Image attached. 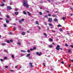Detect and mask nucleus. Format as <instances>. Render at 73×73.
Instances as JSON below:
<instances>
[{
  "label": "nucleus",
  "instance_id": "nucleus-1",
  "mask_svg": "<svg viewBox=\"0 0 73 73\" xmlns=\"http://www.w3.org/2000/svg\"><path fill=\"white\" fill-rule=\"evenodd\" d=\"M23 5L24 7H27V8H29V5L27 4V1L25 0H23Z\"/></svg>",
  "mask_w": 73,
  "mask_h": 73
},
{
  "label": "nucleus",
  "instance_id": "nucleus-2",
  "mask_svg": "<svg viewBox=\"0 0 73 73\" xmlns=\"http://www.w3.org/2000/svg\"><path fill=\"white\" fill-rule=\"evenodd\" d=\"M60 46H59V45H57L56 47V49L57 50H60V49H61V48H60Z\"/></svg>",
  "mask_w": 73,
  "mask_h": 73
},
{
  "label": "nucleus",
  "instance_id": "nucleus-3",
  "mask_svg": "<svg viewBox=\"0 0 73 73\" xmlns=\"http://www.w3.org/2000/svg\"><path fill=\"white\" fill-rule=\"evenodd\" d=\"M48 21L50 23H52V18H49L48 19Z\"/></svg>",
  "mask_w": 73,
  "mask_h": 73
},
{
  "label": "nucleus",
  "instance_id": "nucleus-4",
  "mask_svg": "<svg viewBox=\"0 0 73 73\" xmlns=\"http://www.w3.org/2000/svg\"><path fill=\"white\" fill-rule=\"evenodd\" d=\"M36 54H38V56H41V54H42V52H40L39 53L38 52H37L36 53Z\"/></svg>",
  "mask_w": 73,
  "mask_h": 73
},
{
  "label": "nucleus",
  "instance_id": "nucleus-5",
  "mask_svg": "<svg viewBox=\"0 0 73 73\" xmlns=\"http://www.w3.org/2000/svg\"><path fill=\"white\" fill-rule=\"evenodd\" d=\"M11 9H12V8H11V7L9 6L7 7V10H11Z\"/></svg>",
  "mask_w": 73,
  "mask_h": 73
},
{
  "label": "nucleus",
  "instance_id": "nucleus-6",
  "mask_svg": "<svg viewBox=\"0 0 73 73\" xmlns=\"http://www.w3.org/2000/svg\"><path fill=\"white\" fill-rule=\"evenodd\" d=\"M27 13L29 16H31V13H29V11H27Z\"/></svg>",
  "mask_w": 73,
  "mask_h": 73
},
{
  "label": "nucleus",
  "instance_id": "nucleus-7",
  "mask_svg": "<svg viewBox=\"0 0 73 73\" xmlns=\"http://www.w3.org/2000/svg\"><path fill=\"white\" fill-rule=\"evenodd\" d=\"M15 14L16 15H19V12H15Z\"/></svg>",
  "mask_w": 73,
  "mask_h": 73
},
{
  "label": "nucleus",
  "instance_id": "nucleus-8",
  "mask_svg": "<svg viewBox=\"0 0 73 73\" xmlns=\"http://www.w3.org/2000/svg\"><path fill=\"white\" fill-rule=\"evenodd\" d=\"M49 41L50 42H52V41H53V39H52L51 38H50L49 39Z\"/></svg>",
  "mask_w": 73,
  "mask_h": 73
},
{
  "label": "nucleus",
  "instance_id": "nucleus-9",
  "mask_svg": "<svg viewBox=\"0 0 73 73\" xmlns=\"http://www.w3.org/2000/svg\"><path fill=\"white\" fill-rule=\"evenodd\" d=\"M29 64L31 65L30 66H31V67H33V66L32 65V63L31 62H29Z\"/></svg>",
  "mask_w": 73,
  "mask_h": 73
},
{
  "label": "nucleus",
  "instance_id": "nucleus-10",
  "mask_svg": "<svg viewBox=\"0 0 73 73\" xmlns=\"http://www.w3.org/2000/svg\"><path fill=\"white\" fill-rule=\"evenodd\" d=\"M31 56V54H28L26 55V57H28V56Z\"/></svg>",
  "mask_w": 73,
  "mask_h": 73
},
{
  "label": "nucleus",
  "instance_id": "nucleus-11",
  "mask_svg": "<svg viewBox=\"0 0 73 73\" xmlns=\"http://www.w3.org/2000/svg\"><path fill=\"white\" fill-rule=\"evenodd\" d=\"M4 4H1L0 5V6L1 7H3V6H4Z\"/></svg>",
  "mask_w": 73,
  "mask_h": 73
},
{
  "label": "nucleus",
  "instance_id": "nucleus-12",
  "mask_svg": "<svg viewBox=\"0 0 73 73\" xmlns=\"http://www.w3.org/2000/svg\"><path fill=\"white\" fill-rule=\"evenodd\" d=\"M62 20H63L65 21V17H63L62 18Z\"/></svg>",
  "mask_w": 73,
  "mask_h": 73
},
{
  "label": "nucleus",
  "instance_id": "nucleus-13",
  "mask_svg": "<svg viewBox=\"0 0 73 73\" xmlns=\"http://www.w3.org/2000/svg\"><path fill=\"white\" fill-rule=\"evenodd\" d=\"M2 45H3V46H4V45H6V44L4 43H2Z\"/></svg>",
  "mask_w": 73,
  "mask_h": 73
},
{
  "label": "nucleus",
  "instance_id": "nucleus-14",
  "mask_svg": "<svg viewBox=\"0 0 73 73\" xmlns=\"http://www.w3.org/2000/svg\"><path fill=\"white\" fill-rule=\"evenodd\" d=\"M39 13L40 15H42V13L41 12H40Z\"/></svg>",
  "mask_w": 73,
  "mask_h": 73
},
{
  "label": "nucleus",
  "instance_id": "nucleus-15",
  "mask_svg": "<svg viewBox=\"0 0 73 73\" xmlns=\"http://www.w3.org/2000/svg\"><path fill=\"white\" fill-rule=\"evenodd\" d=\"M52 16L53 17H55L56 16V14H54V15H52Z\"/></svg>",
  "mask_w": 73,
  "mask_h": 73
},
{
  "label": "nucleus",
  "instance_id": "nucleus-16",
  "mask_svg": "<svg viewBox=\"0 0 73 73\" xmlns=\"http://www.w3.org/2000/svg\"><path fill=\"white\" fill-rule=\"evenodd\" d=\"M6 42H7V43H10V41H9V40H6Z\"/></svg>",
  "mask_w": 73,
  "mask_h": 73
},
{
  "label": "nucleus",
  "instance_id": "nucleus-17",
  "mask_svg": "<svg viewBox=\"0 0 73 73\" xmlns=\"http://www.w3.org/2000/svg\"><path fill=\"white\" fill-rule=\"evenodd\" d=\"M23 12L24 15H26V14H27V13L25 11H23Z\"/></svg>",
  "mask_w": 73,
  "mask_h": 73
},
{
  "label": "nucleus",
  "instance_id": "nucleus-18",
  "mask_svg": "<svg viewBox=\"0 0 73 73\" xmlns=\"http://www.w3.org/2000/svg\"><path fill=\"white\" fill-rule=\"evenodd\" d=\"M49 48H52V47H53V46L52 45H49Z\"/></svg>",
  "mask_w": 73,
  "mask_h": 73
},
{
  "label": "nucleus",
  "instance_id": "nucleus-19",
  "mask_svg": "<svg viewBox=\"0 0 73 73\" xmlns=\"http://www.w3.org/2000/svg\"><path fill=\"white\" fill-rule=\"evenodd\" d=\"M36 24H38V25H39L38 23V21H36Z\"/></svg>",
  "mask_w": 73,
  "mask_h": 73
},
{
  "label": "nucleus",
  "instance_id": "nucleus-20",
  "mask_svg": "<svg viewBox=\"0 0 73 73\" xmlns=\"http://www.w3.org/2000/svg\"><path fill=\"white\" fill-rule=\"evenodd\" d=\"M59 31H60V32H62V28H60L59 29Z\"/></svg>",
  "mask_w": 73,
  "mask_h": 73
},
{
  "label": "nucleus",
  "instance_id": "nucleus-21",
  "mask_svg": "<svg viewBox=\"0 0 73 73\" xmlns=\"http://www.w3.org/2000/svg\"><path fill=\"white\" fill-rule=\"evenodd\" d=\"M9 21L8 20H7L6 21V23H9Z\"/></svg>",
  "mask_w": 73,
  "mask_h": 73
},
{
  "label": "nucleus",
  "instance_id": "nucleus-22",
  "mask_svg": "<svg viewBox=\"0 0 73 73\" xmlns=\"http://www.w3.org/2000/svg\"><path fill=\"white\" fill-rule=\"evenodd\" d=\"M54 21H57V19L56 18L54 19Z\"/></svg>",
  "mask_w": 73,
  "mask_h": 73
},
{
  "label": "nucleus",
  "instance_id": "nucleus-23",
  "mask_svg": "<svg viewBox=\"0 0 73 73\" xmlns=\"http://www.w3.org/2000/svg\"><path fill=\"white\" fill-rule=\"evenodd\" d=\"M22 35H25V32H23L22 33Z\"/></svg>",
  "mask_w": 73,
  "mask_h": 73
},
{
  "label": "nucleus",
  "instance_id": "nucleus-24",
  "mask_svg": "<svg viewBox=\"0 0 73 73\" xmlns=\"http://www.w3.org/2000/svg\"><path fill=\"white\" fill-rule=\"evenodd\" d=\"M11 57L13 58H14L15 57V56H14V55H11Z\"/></svg>",
  "mask_w": 73,
  "mask_h": 73
},
{
  "label": "nucleus",
  "instance_id": "nucleus-25",
  "mask_svg": "<svg viewBox=\"0 0 73 73\" xmlns=\"http://www.w3.org/2000/svg\"><path fill=\"white\" fill-rule=\"evenodd\" d=\"M21 52H26V51H24V50H21Z\"/></svg>",
  "mask_w": 73,
  "mask_h": 73
},
{
  "label": "nucleus",
  "instance_id": "nucleus-26",
  "mask_svg": "<svg viewBox=\"0 0 73 73\" xmlns=\"http://www.w3.org/2000/svg\"><path fill=\"white\" fill-rule=\"evenodd\" d=\"M24 19H22L21 20V21H24Z\"/></svg>",
  "mask_w": 73,
  "mask_h": 73
},
{
  "label": "nucleus",
  "instance_id": "nucleus-27",
  "mask_svg": "<svg viewBox=\"0 0 73 73\" xmlns=\"http://www.w3.org/2000/svg\"><path fill=\"white\" fill-rule=\"evenodd\" d=\"M49 25L50 26H52V24L51 23H50L49 24Z\"/></svg>",
  "mask_w": 73,
  "mask_h": 73
},
{
  "label": "nucleus",
  "instance_id": "nucleus-28",
  "mask_svg": "<svg viewBox=\"0 0 73 73\" xmlns=\"http://www.w3.org/2000/svg\"><path fill=\"white\" fill-rule=\"evenodd\" d=\"M48 16H49V17H50V16H51V14H48Z\"/></svg>",
  "mask_w": 73,
  "mask_h": 73
},
{
  "label": "nucleus",
  "instance_id": "nucleus-29",
  "mask_svg": "<svg viewBox=\"0 0 73 73\" xmlns=\"http://www.w3.org/2000/svg\"><path fill=\"white\" fill-rule=\"evenodd\" d=\"M6 17H7V18H8V19H9V16H8V15H7Z\"/></svg>",
  "mask_w": 73,
  "mask_h": 73
},
{
  "label": "nucleus",
  "instance_id": "nucleus-30",
  "mask_svg": "<svg viewBox=\"0 0 73 73\" xmlns=\"http://www.w3.org/2000/svg\"><path fill=\"white\" fill-rule=\"evenodd\" d=\"M4 27H7V25H6V24H4Z\"/></svg>",
  "mask_w": 73,
  "mask_h": 73
},
{
  "label": "nucleus",
  "instance_id": "nucleus-31",
  "mask_svg": "<svg viewBox=\"0 0 73 73\" xmlns=\"http://www.w3.org/2000/svg\"><path fill=\"white\" fill-rule=\"evenodd\" d=\"M17 44H18V45H21V43L20 42H18V43H17Z\"/></svg>",
  "mask_w": 73,
  "mask_h": 73
},
{
  "label": "nucleus",
  "instance_id": "nucleus-32",
  "mask_svg": "<svg viewBox=\"0 0 73 73\" xmlns=\"http://www.w3.org/2000/svg\"><path fill=\"white\" fill-rule=\"evenodd\" d=\"M70 46H71V48H73V45H70Z\"/></svg>",
  "mask_w": 73,
  "mask_h": 73
},
{
  "label": "nucleus",
  "instance_id": "nucleus-33",
  "mask_svg": "<svg viewBox=\"0 0 73 73\" xmlns=\"http://www.w3.org/2000/svg\"><path fill=\"white\" fill-rule=\"evenodd\" d=\"M58 27H61V25H58Z\"/></svg>",
  "mask_w": 73,
  "mask_h": 73
},
{
  "label": "nucleus",
  "instance_id": "nucleus-34",
  "mask_svg": "<svg viewBox=\"0 0 73 73\" xmlns=\"http://www.w3.org/2000/svg\"><path fill=\"white\" fill-rule=\"evenodd\" d=\"M68 52H69V53H70V52H71V50H69Z\"/></svg>",
  "mask_w": 73,
  "mask_h": 73
},
{
  "label": "nucleus",
  "instance_id": "nucleus-35",
  "mask_svg": "<svg viewBox=\"0 0 73 73\" xmlns=\"http://www.w3.org/2000/svg\"><path fill=\"white\" fill-rule=\"evenodd\" d=\"M19 23L21 24V23H22V22L21 21H19Z\"/></svg>",
  "mask_w": 73,
  "mask_h": 73
},
{
  "label": "nucleus",
  "instance_id": "nucleus-36",
  "mask_svg": "<svg viewBox=\"0 0 73 73\" xmlns=\"http://www.w3.org/2000/svg\"><path fill=\"white\" fill-rule=\"evenodd\" d=\"M36 49V47H33V50H35V49Z\"/></svg>",
  "mask_w": 73,
  "mask_h": 73
},
{
  "label": "nucleus",
  "instance_id": "nucleus-37",
  "mask_svg": "<svg viewBox=\"0 0 73 73\" xmlns=\"http://www.w3.org/2000/svg\"><path fill=\"white\" fill-rule=\"evenodd\" d=\"M29 59H32V57L31 56H29Z\"/></svg>",
  "mask_w": 73,
  "mask_h": 73
},
{
  "label": "nucleus",
  "instance_id": "nucleus-38",
  "mask_svg": "<svg viewBox=\"0 0 73 73\" xmlns=\"http://www.w3.org/2000/svg\"><path fill=\"white\" fill-rule=\"evenodd\" d=\"M10 41L11 42H13V40H10Z\"/></svg>",
  "mask_w": 73,
  "mask_h": 73
},
{
  "label": "nucleus",
  "instance_id": "nucleus-39",
  "mask_svg": "<svg viewBox=\"0 0 73 73\" xmlns=\"http://www.w3.org/2000/svg\"><path fill=\"white\" fill-rule=\"evenodd\" d=\"M27 52H28V53H30V52H31V51L29 50H27Z\"/></svg>",
  "mask_w": 73,
  "mask_h": 73
},
{
  "label": "nucleus",
  "instance_id": "nucleus-40",
  "mask_svg": "<svg viewBox=\"0 0 73 73\" xmlns=\"http://www.w3.org/2000/svg\"><path fill=\"white\" fill-rule=\"evenodd\" d=\"M17 67H18V65L15 66V68H17Z\"/></svg>",
  "mask_w": 73,
  "mask_h": 73
},
{
  "label": "nucleus",
  "instance_id": "nucleus-41",
  "mask_svg": "<svg viewBox=\"0 0 73 73\" xmlns=\"http://www.w3.org/2000/svg\"><path fill=\"white\" fill-rule=\"evenodd\" d=\"M16 29V27H14V31H15Z\"/></svg>",
  "mask_w": 73,
  "mask_h": 73
},
{
  "label": "nucleus",
  "instance_id": "nucleus-42",
  "mask_svg": "<svg viewBox=\"0 0 73 73\" xmlns=\"http://www.w3.org/2000/svg\"><path fill=\"white\" fill-rule=\"evenodd\" d=\"M0 60L1 62H2V61H3V59H1Z\"/></svg>",
  "mask_w": 73,
  "mask_h": 73
},
{
  "label": "nucleus",
  "instance_id": "nucleus-43",
  "mask_svg": "<svg viewBox=\"0 0 73 73\" xmlns=\"http://www.w3.org/2000/svg\"><path fill=\"white\" fill-rule=\"evenodd\" d=\"M65 46H68V44H65Z\"/></svg>",
  "mask_w": 73,
  "mask_h": 73
},
{
  "label": "nucleus",
  "instance_id": "nucleus-44",
  "mask_svg": "<svg viewBox=\"0 0 73 73\" xmlns=\"http://www.w3.org/2000/svg\"><path fill=\"white\" fill-rule=\"evenodd\" d=\"M46 11L47 13H49V11H47V10H46Z\"/></svg>",
  "mask_w": 73,
  "mask_h": 73
},
{
  "label": "nucleus",
  "instance_id": "nucleus-45",
  "mask_svg": "<svg viewBox=\"0 0 73 73\" xmlns=\"http://www.w3.org/2000/svg\"><path fill=\"white\" fill-rule=\"evenodd\" d=\"M33 50H34L33 49V48L30 49V50H31V51Z\"/></svg>",
  "mask_w": 73,
  "mask_h": 73
},
{
  "label": "nucleus",
  "instance_id": "nucleus-46",
  "mask_svg": "<svg viewBox=\"0 0 73 73\" xmlns=\"http://www.w3.org/2000/svg\"><path fill=\"white\" fill-rule=\"evenodd\" d=\"M7 58L6 57H5L4 58V59H7Z\"/></svg>",
  "mask_w": 73,
  "mask_h": 73
},
{
  "label": "nucleus",
  "instance_id": "nucleus-47",
  "mask_svg": "<svg viewBox=\"0 0 73 73\" xmlns=\"http://www.w3.org/2000/svg\"><path fill=\"white\" fill-rule=\"evenodd\" d=\"M70 15H71V16H73V14H72V13H71V14H70Z\"/></svg>",
  "mask_w": 73,
  "mask_h": 73
},
{
  "label": "nucleus",
  "instance_id": "nucleus-48",
  "mask_svg": "<svg viewBox=\"0 0 73 73\" xmlns=\"http://www.w3.org/2000/svg\"><path fill=\"white\" fill-rule=\"evenodd\" d=\"M38 28L39 29H41V28H40V27H38Z\"/></svg>",
  "mask_w": 73,
  "mask_h": 73
},
{
  "label": "nucleus",
  "instance_id": "nucleus-49",
  "mask_svg": "<svg viewBox=\"0 0 73 73\" xmlns=\"http://www.w3.org/2000/svg\"><path fill=\"white\" fill-rule=\"evenodd\" d=\"M43 65L44 66H45V64H44V63H43Z\"/></svg>",
  "mask_w": 73,
  "mask_h": 73
},
{
  "label": "nucleus",
  "instance_id": "nucleus-50",
  "mask_svg": "<svg viewBox=\"0 0 73 73\" xmlns=\"http://www.w3.org/2000/svg\"><path fill=\"white\" fill-rule=\"evenodd\" d=\"M15 11H17L18 10V9H15Z\"/></svg>",
  "mask_w": 73,
  "mask_h": 73
},
{
  "label": "nucleus",
  "instance_id": "nucleus-51",
  "mask_svg": "<svg viewBox=\"0 0 73 73\" xmlns=\"http://www.w3.org/2000/svg\"><path fill=\"white\" fill-rule=\"evenodd\" d=\"M70 61H71V62H73V60H71Z\"/></svg>",
  "mask_w": 73,
  "mask_h": 73
},
{
  "label": "nucleus",
  "instance_id": "nucleus-52",
  "mask_svg": "<svg viewBox=\"0 0 73 73\" xmlns=\"http://www.w3.org/2000/svg\"><path fill=\"white\" fill-rule=\"evenodd\" d=\"M10 35H12V33L10 32Z\"/></svg>",
  "mask_w": 73,
  "mask_h": 73
},
{
  "label": "nucleus",
  "instance_id": "nucleus-53",
  "mask_svg": "<svg viewBox=\"0 0 73 73\" xmlns=\"http://www.w3.org/2000/svg\"><path fill=\"white\" fill-rule=\"evenodd\" d=\"M70 66H71V65H70V64L68 66V67H70Z\"/></svg>",
  "mask_w": 73,
  "mask_h": 73
},
{
  "label": "nucleus",
  "instance_id": "nucleus-54",
  "mask_svg": "<svg viewBox=\"0 0 73 73\" xmlns=\"http://www.w3.org/2000/svg\"><path fill=\"white\" fill-rule=\"evenodd\" d=\"M4 52H6V50H4Z\"/></svg>",
  "mask_w": 73,
  "mask_h": 73
},
{
  "label": "nucleus",
  "instance_id": "nucleus-55",
  "mask_svg": "<svg viewBox=\"0 0 73 73\" xmlns=\"http://www.w3.org/2000/svg\"><path fill=\"white\" fill-rule=\"evenodd\" d=\"M5 68H8V66H6L5 67Z\"/></svg>",
  "mask_w": 73,
  "mask_h": 73
},
{
  "label": "nucleus",
  "instance_id": "nucleus-56",
  "mask_svg": "<svg viewBox=\"0 0 73 73\" xmlns=\"http://www.w3.org/2000/svg\"><path fill=\"white\" fill-rule=\"evenodd\" d=\"M62 64H64V61L62 62Z\"/></svg>",
  "mask_w": 73,
  "mask_h": 73
},
{
  "label": "nucleus",
  "instance_id": "nucleus-57",
  "mask_svg": "<svg viewBox=\"0 0 73 73\" xmlns=\"http://www.w3.org/2000/svg\"><path fill=\"white\" fill-rule=\"evenodd\" d=\"M67 35H70V33H67Z\"/></svg>",
  "mask_w": 73,
  "mask_h": 73
},
{
  "label": "nucleus",
  "instance_id": "nucleus-58",
  "mask_svg": "<svg viewBox=\"0 0 73 73\" xmlns=\"http://www.w3.org/2000/svg\"><path fill=\"white\" fill-rule=\"evenodd\" d=\"M10 5H12V3H10Z\"/></svg>",
  "mask_w": 73,
  "mask_h": 73
},
{
  "label": "nucleus",
  "instance_id": "nucleus-59",
  "mask_svg": "<svg viewBox=\"0 0 73 73\" xmlns=\"http://www.w3.org/2000/svg\"><path fill=\"white\" fill-rule=\"evenodd\" d=\"M10 71H11V72H13L14 71H13V70H10Z\"/></svg>",
  "mask_w": 73,
  "mask_h": 73
},
{
  "label": "nucleus",
  "instance_id": "nucleus-60",
  "mask_svg": "<svg viewBox=\"0 0 73 73\" xmlns=\"http://www.w3.org/2000/svg\"><path fill=\"white\" fill-rule=\"evenodd\" d=\"M52 32H55V31H54L52 30Z\"/></svg>",
  "mask_w": 73,
  "mask_h": 73
},
{
  "label": "nucleus",
  "instance_id": "nucleus-61",
  "mask_svg": "<svg viewBox=\"0 0 73 73\" xmlns=\"http://www.w3.org/2000/svg\"><path fill=\"white\" fill-rule=\"evenodd\" d=\"M0 20H3V18H0Z\"/></svg>",
  "mask_w": 73,
  "mask_h": 73
},
{
  "label": "nucleus",
  "instance_id": "nucleus-62",
  "mask_svg": "<svg viewBox=\"0 0 73 73\" xmlns=\"http://www.w3.org/2000/svg\"><path fill=\"white\" fill-rule=\"evenodd\" d=\"M44 35L45 36H46V34H45V33H44Z\"/></svg>",
  "mask_w": 73,
  "mask_h": 73
},
{
  "label": "nucleus",
  "instance_id": "nucleus-63",
  "mask_svg": "<svg viewBox=\"0 0 73 73\" xmlns=\"http://www.w3.org/2000/svg\"><path fill=\"white\" fill-rule=\"evenodd\" d=\"M40 9H42V7H41L40 8Z\"/></svg>",
  "mask_w": 73,
  "mask_h": 73
},
{
  "label": "nucleus",
  "instance_id": "nucleus-64",
  "mask_svg": "<svg viewBox=\"0 0 73 73\" xmlns=\"http://www.w3.org/2000/svg\"><path fill=\"white\" fill-rule=\"evenodd\" d=\"M71 9H73V7L70 8Z\"/></svg>",
  "mask_w": 73,
  "mask_h": 73
}]
</instances>
